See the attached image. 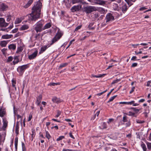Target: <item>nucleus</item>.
Masks as SVG:
<instances>
[{
	"label": "nucleus",
	"instance_id": "obj_1",
	"mask_svg": "<svg viewBox=\"0 0 151 151\" xmlns=\"http://www.w3.org/2000/svg\"><path fill=\"white\" fill-rule=\"evenodd\" d=\"M42 3L40 0L37 2L36 5H35L32 8V12L27 16L28 17L29 21H36L40 18L41 10L42 8Z\"/></svg>",
	"mask_w": 151,
	"mask_h": 151
},
{
	"label": "nucleus",
	"instance_id": "obj_2",
	"mask_svg": "<svg viewBox=\"0 0 151 151\" xmlns=\"http://www.w3.org/2000/svg\"><path fill=\"white\" fill-rule=\"evenodd\" d=\"M43 21V20H41L37 22L35 24V26L34 29L37 33L38 32H41L43 29L42 28Z\"/></svg>",
	"mask_w": 151,
	"mask_h": 151
},
{
	"label": "nucleus",
	"instance_id": "obj_3",
	"mask_svg": "<svg viewBox=\"0 0 151 151\" xmlns=\"http://www.w3.org/2000/svg\"><path fill=\"white\" fill-rule=\"evenodd\" d=\"M96 10V9L95 7L91 6H88L83 8V11L87 14L91 13Z\"/></svg>",
	"mask_w": 151,
	"mask_h": 151
},
{
	"label": "nucleus",
	"instance_id": "obj_4",
	"mask_svg": "<svg viewBox=\"0 0 151 151\" xmlns=\"http://www.w3.org/2000/svg\"><path fill=\"white\" fill-rule=\"evenodd\" d=\"M106 22H108L109 21L114 20V17L112 14L111 13H108L106 17Z\"/></svg>",
	"mask_w": 151,
	"mask_h": 151
},
{
	"label": "nucleus",
	"instance_id": "obj_5",
	"mask_svg": "<svg viewBox=\"0 0 151 151\" xmlns=\"http://www.w3.org/2000/svg\"><path fill=\"white\" fill-rule=\"evenodd\" d=\"M28 67L27 65H24L21 66H19L17 68V71L19 73H23L24 70Z\"/></svg>",
	"mask_w": 151,
	"mask_h": 151
},
{
	"label": "nucleus",
	"instance_id": "obj_6",
	"mask_svg": "<svg viewBox=\"0 0 151 151\" xmlns=\"http://www.w3.org/2000/svg\"><path fill=\"white\" fill-rule=\"evenodd\" d=\"M8 24L5 22V20L4 18H0V27H6L8 25Z\"/></svg>",
	"mask_w": 151,
	"mask_h": 151
},
{
	"label": "nucleus",
	"instance_id": "obj_7",
	"mask_svg": "<svg viewBox=\"0 0 151 151\" xmlns=\"http://www.w3.org/2000/svg\"><path fill=\"white\" fill-rule=\"evenodd\" d=\"M6 114L5 109L3 106L0 107V116L2 117Z\"/></svg>",
	"mask_w": 151,
	"mask_h": 151
},
{
	"label": "nucleus",
	"instance_id": "obj_8",
	"mask_svg": "<svg viewBox=\"0 0 151 151\" xmlns=\"http://www.w3.org/2000/svg\"><path fill=\"white\" fill-rule=\"evenodd\" d=\"M8 122L6 118L3 119V126L2 129L3 130H5L8 126Z\"/></svg>",
	"mask_w": 151,
	"mask_h": 151
},
{
	"label": "nucleus",
	"instance_id": "obj_9",
	"mask_svg": "<svg viewBox=\"0 0 151 151\" xmlns=\"http://www.w3.org/2000/svg\"><path fill=\"white\" fill-rule=\"evenodd\" d=\"M38 51L37 50H36L32 54L29 55L28 58L29 60H32L35 58L37 54Z\"/></svg>",
	"mask_w": 151,
	"mask_h": 151
},
{
	"label": "nucleus",
	"instance_id": "obj_10",
	"mask_svg": "<svg viewBox=\"0 0 151 151\" xmlns=\"http://www.w3.org/2000/svg\"><path fill=\"white\" fill-rule=\"evenodd\" d=\"M129 7V6L128 7L126 4H124L123 5L120 9H121L122 12L124 13L127 11Z\"/></svg>",
	"mask_w": 151,
	"mask_h": 151
},
{
	"label": "nucleus",
	"instance_id": "obj_11",
	"mask_svg": "<svg viewBox=\"0 0 151 151\" xmlns=\"http://www.w3.org/2000/svg\"><path fill=\"white\" fill-rule=\"evenodd\" d=\"M8 8L7 5L4 4H0V9L2 11H5Z\"/></svg>",
	"mask_w": 151,
	"mask_h": 151
},
{
	"label": "nucleus",
	"instance_id": "obj_12",
	"mask_svg": "<svg viewBox=\"0 0 151 151\" xmlns=\"http://www.w3.org/2000/svg\"><path fill=\"white\" fill-rule=\"evenodd\" d=\"M72 12H74L76 11H77L79 10V6H75L72 7L70 9Z\"/></svg>",
	"mask_w": 151,
	"mask_h": 151
},
{
	"label": "nucleus",
	"instance_id": "obj_13",
	"mask_svg": "<svg viewBox=\"0 0 151 151\" xmlns=\"http://www.w3.org/2000/svg\"><path fill=\"white\" fill-rule=\"evenodd\" d=\"M42 96L41 95H40L37 97L36 103L38 105H39L41 103V100L42 99Z\"/></svg>",
	"mask_w": 151,
	"mask_h": 151
},
{
	"label": "nucleus",
	"instance_id": "obj_14",
	"mask_svg": "<svg viewBox=\"0 0 151 151\" xmlns=\"http://www.w3.org/2000/svg\"><path fill=\"white\" fill-rule=\"evenodd\" d=\"M14 60L13 61V63L14 65H15V64L19 62V56H15L14 58Z\"/></svg>",
	"mask_w": 151,
	"mask_h": 151
},
{
	"label": "nucleus",
	"instance_id": "obj_15",
	"mask_svg": "<svg viewBox=\"0 0 151 151\" xmlns=\"http://www.w3.org/2000/svg\"><path fill=\"white\" fill-rule=\"evenodd\" d=\"M8 42L7 41H0V45L1 47H5L6 46Z\"/></svg>",
	"mask_w": 151,
	"mask_h": 151
},
{
	"label": "nucleus",
	"instance_id": "obj_16",
	"mask_svg": "<svg viewBox=\"0 0 151 151\" xmlns=\"http://www.w3.org/2000/svg\"><path fill=\"white\" fill-rule=\"evenodd\" d=\"M96 3L101 5H104L106 3L105 1L101 0H96Z\"/></svg>",
	"mask_w": 151,
	"mask_h": 151
},
{
	"label": "nucleus",
	"instance_id": "obj_17",
	"mask_svg": "<svg viewBox=\"0 0 151 151\" xmlns=\"http://www.w3.org/2000/svg\"><path fill=\"white\" fill-rule=\"evenodd\" d=\"M29 28V27L28 25H24L22 26L19 29L21 30H23L27 29H28Z\"/></svg>",
	"mask_w": 151,
	"mask_h": 151
},
{
	"label": "nucleus",
	"instance_id": "obj_18",
	"mask_svg": "<svg viewBox=\"0 0 151 151\" xmlns=\"http://www.w3.org/2000/svg\"><path fill=\"white\" fill-rule=\"evenodd\" d=\"M47 46H44L41 47L40 49V51L39 52L40 54L44 52L46 50L47 48Z\"/></svg>",
	"mask_w": 151,
	"mask_h": 151
},
{
	"label": "nucleus",
	"instance_id": "obj_19",
	"mask_svg": "<svg viewBox=\"0 0 151 151\" xmlns=\"http://www.w3.org/2000/svg\"><path fill=\"white\" fill-rule=\"evenodd\" d=\"M113 8L114 10L119 11V9L118 8V6L117 4L114 3L113 5Z\"/></svg>",
	"mask_w": 151,
	"mask_h": 151
},
{
	"label": "nucleus",
	"instance_id": "obj_20",
	"mask_svg": "<svg viewBox=\"0 0 151 151\" xmlns=\"http://www.w3.org/2000/svg\"><path fill=\"white\" fill-rule=\"evenodd\" d=\"M125 1L127 2L128 4L129 5V6H130L132 5L133 4L131 2V1L134 2L136 1V0H125Z\"/></svg>",
	"mask_w": 151,
	"mask_h": 151
},
{
	"label": "nucleus",
	"instance_id": "obj_21",
	"mask_svg": "<svg viewBox=\"0 0 151 151\" xmlns=\"http://www.w3.org/2000/svg\"><path fill=\"white\" fill-rule=\"evenodd\" d=\"M8 48L9 49L14 50L16 49V46L14 44H11L9 45Z\"/></svg>",
	"mask_w": 151,
	"mask_h": 151
},
{
	"label": "nucleus",
	"instance_id": "obj_22",
	"mask_svg": "<svg viewBox=\"0 0 151 151\" xmlns=\"http://www.w3.org/2000/svg\"><path fill=\"white\" fill-rule=\"evenodd\" d=\"M33 0H29L27 3L24 6L25 8L28 7L33 2Z\"/></svg>",
	"mask_w": 151,
	"mask_h": 151
},
{
	"label": "nucleus",
	"instance_id": "obj_23",
	"mask_svg": "<svg viewBox=\"0 0 151 151\" xmlns=\"http://www.w3.org/2000/svg\"><path fill=\"white\" fill-rule=\"evenodd\" d=\"M51 25L50 23H48L45 24L43 28V29L44 30L45 29H47L50 28Z\"/></svg>",
	"mask_w": 151,
	"mask_h": 151
},
{
	"label": "nucleus",
	"instance_id": "obj_24",
	"mask_svg": "<svg viewBox=\"0 0 151 151\" xmlns=\"http://www.w3.org/2000/svg\"><path fill=\"white\" fill-rule=\"evenodd\" d=\"M58 40H59L58 38L55 36L53 38L52 40V42L51 44H50V45H52L53 44H54V43L57 42Z\"/></svg>",
	"mask_w": 151,
	"mask_h": 151
},
{
	"label": "nucleus",
	"instance_id": "obj_25",
	"mask_svg": "<svg viewBox=\"0 0 151 151\" xmlns=\"http://www.w3.org/2000/svg\"><path fill=\"white\" fill-rule=\"evenodd\" d=\"M62 34L60 32H58L56 33V34L55 35V37H56L59 40L60 38V37H62Z\"/></svg>",
	"mask_w": 151,
	"mask_h": 151
},
{
	"label": "nucleus",
	"instance_id": "obj_26",
	"mask_svg": "<svg viewBox=\"0 0 151 151\" xmlns=\"http://www.w3.org/2000/svg\"><path fill=\"white\" fill-rule=\"evenodd\" d=\"M141 146L142 147L144 151H146L147 148L146 145L143 142H142V144H141Z\"/></svg>",
	"mask_w": 151,
	"mask_h": 151
},
{
	"label": "nucleus",
	"instance_id": "obj_27",
	"mask_svg": "<svg viewBox=\"0 0 151 151\" xmlns=\"http://www.w3.org/2000/svg\"><path fill=\"white\" fill-rule=\"evenodd\" d=\"M99 16L97 13H95V14H93V20H96L98 18Z\"/></svg>",
	"mask_w": 151,
	"mask_h": 151
},
{
	"label": "nucleus",
	"instance_id": "obj_28",
	"mask_svg": "<svg viewBox=\"0 0 151 151\" xmlns=\"http://www.w3.org/2000/svg\"><path fill=\"white\" fill-rule=\"evenodd\" d=\"M22 20L20 19L17 18L15 22V24H18L22 22Z\"/></svg>",
	"mask_w": 151,
	"mask_h": 151
},
{
	"label": "nucleus",
	"instance_id": "obj_29",
	"mask_svg": "<svg viewBox=\"0 0 151 151\" xmlns=\"http://www.w3.org/2000/svg\"><path fill=\"white\" fill-rule=\"evenodd\" d=\"M1 38L3 39H8L10 38V37L8 35H3L2 37Z\"/></svg>",
	"mask_w": 151,
	"mask_h": 151
},
{
	"label": "nucleus",
	"instance_id": "obj_30",
	"mask_svg": "<svg viewBox=\"0 0 151 151\" xmlns=\"http://www.w3.org/2000/svg\"><path fill=\"white\" fill-rule=\"evenodd\" d=\"M106 124L105 122H103L101 127L100 128L101 129H106Z\"/></svg>",
	"mask_w": 151,
	"mask_h": 151
},
{
	"label": "nucleus",
	"instance_id": "obj_31",
	"mask_svg": "<svg viewBox=\"0 0 151 151\" xmlns=\"http://www.w3.org/2000/svg\"><path fill=\"white\" fill-rule=\"evenodd\" d=\"M13 59V58L12 56L9 57L7 60L6 62L7 63L10 62L12 61Z\"/></svg>",
	"mask_w": 151,
	"mask_h": 151
},
{
	"label": "nucleus",
	"instance_id": "obj_32",
	"mask_svg": "<svg viewBox=\"0 0 151 151\" xmlns=\"http://www.w3.org/2000/svg\"><path fill=\"white\" fill-rule=\"evenodd\" d=\"M105 75H106L105 74H103L102 75H100L99 76H94L93 75H92V76L93 77H95L96 78H100L104 77Z\"/></svg>",
	"mask_w": 151,
	"mask_h": 151
},
{
	"label": "nucleus",
	"instance_id": "obj_33",
	"mask_svg": "<svg viewBox=\"0 0 151 151\" xmlns=\"http://www.w3.org/2000/svg\"><path fill=\"white\" fill-rule=\"evenodd\" d=\"M122 121L124 122H128L127 117L126 116H124L123 117Z\"/></svg>",
	"mask_w": 151,
	"mask_h": 151
},
{
	"label": "nucleus",
	"instance_id": "obj_34",
	"mask_svg": "<svg viewBox=\"0 0 151 151\" xmlns=\"http://www.w3.org/2000/svg\"><path fill=\"white\" fill-rule=\"evenodd\" d=\"M117 95L114 96L112 97H111L109 99V101L107 102V103H109L113 100L116 97Z\"/></svg>",
	"mask_w": 151,
	"mask_h": 151
},
{
	"label": "nucleus",
	"instance_id": "obj_35",
	"mask_svg": "<svg viewBox=\"0 0 151 151\" xmlns=\"http://www.w3.org/2000/svg\"><path fill=\"white\" fill-rule=\"evenodd\" d=\"M46 137L48 139H50L51 137V136L47 131H46Z\"/></svg>",
	"mask_w": 151,
	"mask_h": 151
},
{
	"label": "nucleus",
	"instance_id": "obj_36",
	"mask_svg": "<svg viewBox=\"0 0 151 151\" xmlns=\"http://www.w3.org/2000/svg\"><path fill=\"white\" fill-rule=\"evenodd\" d=\"M68 63H62L60 64L59 66V68H62L63 67H64L66 66L67 65H68Z\"/></svg>",
	"mask_w": 151,
	"mask_h": 151
},
{
	"label": "nucleus",
	"instance_id": "obj_37",
	"mask_svg": "<svg viewBox=\"0 0 151 151\" xmlns=\"http://www.w3.org/2000/svg\"><path fill=\"white\" fill-rule=\"evenodd\" d=\"M125 114L129 116H133L134 115V113L131 112L129 111L128 113H125Z\"/></svg>",
	"mask_w": 151,
	"mask_h": 151
},
{
	"label": "nucleus",
	"instance_id": "obj_38",
	"mask_svg": "<svg viewBox=\"0 0 151 151\" xmlns=\"http://www.w3.org/2000/svg\"><path fill=\"white\" fill-rule=\"evenodd\" d=\"M60 84V83H50L49 84V85L50 86H55V85H59Z\"/></svg>",
	"mask_w": 151,
	"mask_h": 151
},
{
	"label": "nucleus",
	"instance_id": "obj_39",
	"mask_svg": "<svg viewBox=\"0 0 151 151\" xmlns=\"http://www.w3.org/2000/svg\"><path fill=\"white\" fill-rule=\"evenodd\" d=\"M52 101L54 102V103H57L58 101V99L57 98L55 97L52 98Z\"/></svg>",
	"mask_w": 151,
	"mask_h": 151
},
{
	"label": "nucleus",
	"instance_id": "obj_40",
	"mask_svg": "<svg viewBox=\"0 0 151 151\" xmlns=\"http://www.w3.org/2000/svg\"><path fill=\"white\" fill-rule=\"evenodd\" d=\"M65 137L64 136H60L56 140L57 141H60L61 140L63 139Z\"/></svg>",
	"mask_w": 151,
	"mask_h": 151
},
{
	"label": "nucleus",
	"instance_id": "obj_41",
	"mask_svg": "<svg viewBox=\"0 0 151 151\" xmlns=\"http://www.w3.org/2000/svg\"><path fill=\"white\" fill-rule=\"evenodd\" d=\"M93 23H91L88 26V27L89 29H94V27H92V26L93 25Z\"/></svg>",
	"mask_w": 151,
	"mask_h": 151
},
{
	"label": "nucleus",
	"instance_id": "obj_42",
	"mask_svg": "<svg viewBox=\"0 0 151 151\" xmlns=\"http://www.w3.org/2000/svg\"><path fill=\"white\" fill-rule=\"evenodd\" d=\"M136 122L137 123L139 124H142L145 122V121H141L140 120L137 119L136 120Z\"/></svg>",
	"mask_w": 151,
	"mask_h": 151
},
{
	"label": "nucleus",
	"instance_id": "obj_43",
	"mask_svg": "<svg viewBox=\"0 0 151 151\" xmlns=\"http://www.w3.org/2000/svg\"><path fill=\"white\" fill-rule=\"evenodd\" d=\"M80 1H81V0H72V2L73 4H75Z\"/></svg>",
	"mask_w": 151,
	"mask_h": 151
},
{
	"label": "nucleus",
	"instance_id": "obj_44",
	"mask_svg": "<svg viewBox=\"0 0 151 151\" xmlns=\"http://www.w3.org/2000/svg\"><path fill=\"white\" fill-rule=\"evenodd\" d=\"M148 149L149 150L151 149V143L147 142V143Z\"/></svg>",
	"mask_w": 151,
	"mask_h": 151
},
{
	"label": "nucleus",
	"instance_id": "obj_45",
	"mask_svg": "<svg viewBox=\"0 0 151 151\" xmlns=\"http://www.w3.org/2000/svg\"><path fill=\"white\" fill-rule=\"evenodd\" d=\"M131 109H133L136 113H138L139 111V109H137L133 107L131 108Z\"/></svg>",
	"mask_w": 151,
	"mask_h": 151
},
{
	"label": "nucleus",
	"instance_id": "obj_46",
	"mask_svg": "<svg viewBox=\"0 0 151 151\" xmlns=\"http://www.w3.org/2000/svg\"><path fill=\"white\" fill-rule=\"evenodd\" d=\"M40 33L36 34L35 37V38L36 39L35 40H37L40 38Z\"/></svg>",
	"mask_w": 151,
	"mask_h": 151
},
{
	"label": "nucleus",
	"instance_id": "obj_47",
	"mask_svg": "<svg viewBox=\"0 0 151 151\" xmlns=\"http://www.w3.org/2000/svg\"><path fill=\"white\" fill-rule=\"evenodd\" d=\"M7 50V49L6 48H3L1 50V51L4 55H5L6 54V52Z\"/></svg>",
	"mask_w": 151,
	"mask_h": 151
},
{
	"label": "nucleus",
	"instance_id": "obj_48",
	"mask_svg": "<svg viewBox=\"0 0 151 151\" xmlns=\"http://www.w3.org/2000/svg\"><path fill=\"white\" fill-rule=\"evenodd\" d=\"M0 31H4L6 32H8L9 31V30L8 29V28H1L0 29Z\"/></svg>",
	"mask_w": 151,
	"mask_h": 151
},
{
	"label": "nucleus",
	"instance_id": "obj_49",
	"mask_svg": "<svg viewBox=\"0 0 151 151\" xmlns=\"http://www.w3.org/2000/svg\"><path fill=\"white\" fill-rule=\"evenodd\" d=\"M11 16L10 15H9L7 16V17L6 19V20L8 22L11 19Z\"/></svg>",
	"mask_w": 151,
	"mask_h": 151
},
{
	"label": "nucleus",
	"instance_id": "obj_50",
	"mask_svg": "<svg viewBox=\"0 0 151 151\" xmlns=\"http://www.w3.org/2000/svg\"><path fill=\"white\" fill-rule=\"evenodd\" d=\"M60 114L61 112L60 111L58 110L57 111V114L55 115V117H58L60 115Z\"/></svg>",
	"mask_w": 151,
	"mask_h": 151
},
{
	"label": "nucleus",
	"instance_id": "obj_51",
	"mask_svg": "<svg viewBox=\"0 0 151 151\" xmlns=\"http://www.w3.org/2000/svg\"><path fill=\"white\" fill-rule=\"evenodd\" d=\"M120 79H117L116 80L113 81V82L111 84H114L115 83H116L120 81Z\"/></svg>",
	"mask_w": 151,
	"mask_h": 151
},
{
	"label": "nucleus",
	"instance_id": "obj_52",
	"mask_svg": "<svg viewBox=\"0 0 151 151\" xmlns=\"http://www.w3.org/2000/svg\"><path fill=\"white\" fill-rule=\"evenodd\" d=\"M127 122V123H126V124H125L126 125V126L127 127H129L130 125V124H131L130 122L129 121Z\"/></svg>",
	"mask_w": 151,
	"mask_h": 151
},
{
	"label": "nucleus",
	"instance_id": "obj_53",
	"mask_svg": "<svg viewBox=\"0 0 151 151\" xmlns=\"http://www.w3.org/2000/svg\"><path fill=\"white\" fill-rule=\"evenodd\" d=\"M137 63H133L131 66L132 67H135L137 65Z\"/></svg>",
	"mask_w": 151,
	"mask_h": 151
},
{
	"label": "nucleus",
	"instance_id": "obj_54",
	"mask_svg": "<svg viewBox=\"0 0 151 151\" xmlns=\"http://www.w3.org/2000/svg\"><path fill=\"white\" fill-rule=\"evenodd\" d=\"M32 114H30L29 115V118H28V121L29 122L31 120V119L32 118Z\"/></svg>",
	"mask_w": 151,
	"mask_h": 151
},
{
	"label": "nucleus",
	"instance_id": "obj_55",
	"mask_svg": "<svg viewBox=\"0 0 151 151\" xmlns=\"http://www.w3.org/2000/svg\"><path fill=\"white\" fill-rule=\"evenodd\" d=\"M22 150L23 151L25 150V145L23 142H22Z\"/></svg>",
	"mask_w": 151,
	"mask_h": 151
},
{
	"label": "nucleus",
	"instance_id": "obj_56",
	"mask_svg": "<svg viewBox=\"0 0 151 151\" xmlns=\"http://www.w3.org/2000/svg\"><path fill=\"white\" fill-rule=\"evenodd\" d=\"M81 27V26L80 25L77 27L75 29V31H77L79 29H80Z\"/></svg>",
	"mask_w": 151,
	"mask_h": 151
},
{
	"label": "nucleus",
	"instance_id": "obj_57",
	"mask_svg": "<svg viewBox=\"0 0 151 151\" xmlns=\"http://www.w3.org/2000/svg\"><path fill=\"white\" fill-rule=\"evenodd\" d=\"M18 30V29L17 28H15L14 29H13L12 30V33H15L17 32Z\"/></svg>",
	"mask_w": 151,
	"mask_h": 151
},
{
	"label": "nucleus",
	"instance_id": "obj_58",
	"mask_svg": "<svg viewBox=\"0 0 151 151\" xmlns=\"http://www.w3.org/2000/svg\"><path fill=\"white\" fill-rule=\"evenodd\" d=\"M135 88L134 87H133L131 89V90L129 92L130 93H131L132 92H133V91H134Z\"/></svg>",
	"mask_w": 151,
	"mask_h": 151
},
{
	"label": "nucleus",
	"instance_id": "obj_59",
	"mask_svg": "<svg viewBox=\"0 0 151 151\" xmlns=\"http://www.w3.org/2000/svg\"><path fill=\"white\" fill-rule=\"evenodd\" d=\"M134 103V101H132L130 102H127V104H132Z\"/></svg>",
	"mask_w": 151,
	"mask_h": 151
},
{
	"label": "nucleus",
	"instance_id": "obj_60",
	"mask_svg": "<svg viewBox=\"0 0 151 151\" xmlns=\"http://www.w3.org/2000/svg\"><path fill=\"white\" fill-rule=\"evenodd\" d=\"M74 41V40H72L71 41H70L68 46L66 48V49H67L72 44V42L73 41Z\"/></svg>",
	"mask_w": 151,
	"mask_h": 151
},
{
	"label": "nucleus",
	"instance_id": "obj_61",
	"mask_svg": "<svg viewBox=\"0 0 151 151\" xmlns=\"http://www.w3.org/2000/svg\"><path fill=\"white\" fill-rule=\"evenodd\" d=\"M69 136H70V137H71V138L73 139H75V138L72 135V132H70L69 134Z\"/></svg>",
	"mask_w": 151,
	"mask_h": 151
},
{
	"label": "nucleus",
	"instance_id": "obj_62",
	"mask_svg": "<svg viewBox=\"0 0 151 151\" xmlns=\"http://www.w3.org/2000/svg\"><path fill=\"white\" fill-rule=\"evenodd\" d=\"M22 50V49L21 48H18L17 50V52H21Z\"/></svg>",
	"mask_w": 151,
	"mask_h": 151
},
{
	"label": "nucleus",
	"instance_id": "obj_63",
	"mask_svg": "<svg viewBox=\"0 0 151 151\" xmlns=\"http://www.w3.org/2000/svg\"><path fill=\"white\" fill-rule=\"evenodd\" d=\"M151 83V81H149L147 82V86H150V83Z\"/></svg>",
	"mask_w": 151,
	"mask_h": 151
},
{
	"label": "nucleus",
	"instance_id": "obj_64",
	"mask_svg": "<svg viewBox=\"0 0 151 151\" xmlns=\"http://www.w3.org/2000/svg\"><path fill=\"white\" fill-rule=\"evenodd\" d=\"M136 58L137 57L136 56H134L132 57L131 60H135Z\"/></svg>",
	"mask_w": 151,
	"mask_h": 151
}]
</instances>
